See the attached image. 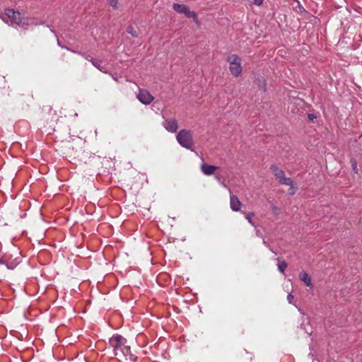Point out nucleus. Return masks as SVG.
<instances>
[{
    "mask_svg": "<svg viewBox=\"0 0 362 362\" xmlns=\"http://www.w3.org/2000/svg\"><path fill=\"white\" fill-rule=\"evenodd\" d=\"M176 139L182 147L192 151L194 141L192 132L190 130L181 129L176 135Z\"/></svg>",
    "mask_w": 362,
    "mask_h": 362,
    "instance_id": "f03ea898",
    "label": "nucleus"
},
{
    "mask_svg": "<svg viewBox=\"0 0 362 362\" xmlns=\"http://www.w3.org/2000/svg\"><path fill=\"white\" fill-rule=\"evenodd\" d=\"M308 117H309L310 119H313V115H308Z\"/></svg>",
    "mask_w": 362,
    "mask_h": 362,
    "instance_id": "4be33fe9",
    "label": "nucleus"
},
{
    "mask_svg": "<svg viewBox=\"0 0 362 362\" xmlns=\"http://www.w3.org/2000/svg\"><path fill=\"white\" fill-rule=\"evenodd\" d=\"M290 186H291V187H290V189L288 190V192H289L290 194L293 195L296 192V189L293 187V183L292 184V185H290Z\"/></svg>",
    "mask_w": 362,
    "mask_h": 362,
    "instance_id": "a211bd4d",
    "label": "nucleus"
},
{
    "mask_svg": "<svg viewBox=\"0 0 362 362\" xmlns=\"http://www.w3.org/2000/svg\"><path fill=\"white\" fill-rule=\"evenodd\" d=\"M244 215L247 221L252 226H255V223L252 221V217L255 216V214L253 212H242Z\"/></svg>",
    "mask_w": 362,
    "mask_h": 362,
    "instance_id": "ddd939ff",
    "label": "nucleus"
},
{
    "mask_svg": "<svg viewBox=\"0 0 362 362\" xmlns=\"http://www.w3.org/2000/svg\"><path fill=\"white\" fill-rule=\"evenodd\" d=\"M136 98L144 105H149L154 100V97L147 90L141 88Z\"/></svg>",
    "mask_w": 362,
    "mask_h": 362,
    "instance_id": "0eeeda50",
    "label": "nucleus"
},
{
    "mask_svg": "<svg viewBox=\"0 0 362 362\" xmlns=\"http://www.w3.org/2000/svg\"><path fill=\"white\" fill-rule=\"evenodd\" d=\"M264 0H254V4L257 6H260L262 4Z\"/></svg>",
    "mask_w": 362,
    "mask_h": 362,
    "instance_id": "6ab92c4d",
    "label": "nucleus"
},
{
    "mask_svg": "<svg viewBox=\"0 0 362 362\" xmlns=\"http://www.w3.org/2000/svg\"><path fill=\"white\" fill-rule=\"evenodd\" d=\"M270 169L276 178L279 180L280 184L292 185L293 180L290 177H286L284 176V172L281 169L279 168L276 165H272Z\"/></svg>",
    "mask_w": 362,
    "mask_h": 362,
    "instance_id": "423d86ee",
    "label": "nucleus"
},
{
    "mask_svg": "<svg viewBox=\"0 0 362 362\" xmlns=\"http://www.w3.org/2000/svg\"><path fill=\"white\" fill-rule=\"evenodd\" d=\"M242 203L236 195H230V207L233 211H240Z\"/></svg>",
    "mask_w": 362,
    "mask_h": 362,
    "instance_id": "1a4fd4ad",
    "label": "nucleus"
},
{
    "mask_svg": "<svg viewBox=\"0 0 362 362\" xmlns=\"http://www.w3.org/2000/svg\"><path fill=\"white\" fill-rule=\"evenodd\" d=\"M82 56H83V57H84V58H85L86 60L89 61V62H90V59H93V57H91L90 56H89V55H85L84 54H82Z\"/></svg>",
    "mask_w": 362,
    "mask_h": 362,
    "instance_id": "aec40b11",
    "label": "nucleus"
},
{
    "mask_svg": "<svg viewBox=\"0 0 362 362\" xmlns=\"http://www.w3.org/2000/svg\"><path fill=\"white\" fill-rule=\"evenodd\" d=\"M299 278L307 286H312L311 279L306 272L300 273Z\"/></svg>",
    "mask_w": 362,
    "mask_h": 362,
    "instance_id": "f8f14e48",
    "label": "nucleus"
},
{
    "mask_svg": "<svg viewBox=\"0 0 362 362\" xmlns=\"http://www.w3.org/2000/svg\"><path fill=\"white\" fill-rule=\"evenodd\" d=\"M108 4L113 8H117V0H107Z\"/></svg>",
    "mask_w": 362,
    "mask_h": 362,
    "instance_id": "dca6fc26",
    "label": "nucleus"
},
{
    "mask_svg": "<svg viewBox=\"0 0 362 362\" xmlns=\"http://www.w3.org/2000/svg\"><path fill=\"white\" fill-rule=\"evenodd\" d=\"M126 339L121 335L113 336L110 339V344L113 348L115 355H118L119 353L123 354L128 351V347L125 346Z\"/></svg>",
    "mask_w": 362,
    "mask_h": 362,
    "instance_id": "7ed1b4c3",
    "label": "nucleus"
},
{
    "mask_svg": "<svg viewBox=\"0 0 362 362\" xmlns=\"http://www.w3.org/2000/svg\"><path fill=\"white\" fill-rule=\"evenodd\" d=\"M287 267L288 264L285 261H281L278 264V269L282 274H284L285 269Z\"/></svg>",
    "mask_w": 362,
    "mask_h": 362,
    "instance_id": "4468645a",
    "label": "nucleus"
},
{
    "mask_svg": "<svg viewBox=\"0 0 362 362\" xmlns=\"http://www.w3.org/2000/svg\"><path fill=\"white\" fill-rule=\"evenodd\" d=\"M218 169V167L209 165L206 163H203L201 165V170L202 173L206 175H211L214 174L215 171Z\"/></svg>",
    "mask_w": 362,
    "mask_h": 362,
    "instance_id": "9d476101",
    "label": "nucleus"
},
{
    "mask_svg": "<svg viewBox=\"0 0 362 362\" xmlns=\"http://www.w3.org/2000/svg\"><path fill=\"white\" fill-rule=\"evenodd\" d=\"M173 8L177 13H183L186 16V17L193 18L196 23L198 22L197 13L194 11H190L188 6L186 5L173 4Z\"/></svg>",
    "mask_w": 362,
    "mask_h": 362,
    "instance_id": "39448f33",
    "label": "nucleus"
},
{
    "mask_svg": "<svg viewBox=\"0 0 362 362\" xmlns=\"http://www.w3.org/2000/svg\"><path fill=\"white\" fill-rule=\"evenodd\" d=\"M4 260L1 258H0V264H4Z\"/></svg>",
    "mask_w": 362,
    "mask_h": 362,
    "instance_id": "5701e85b",
    "label": "nucleus"
},
{
    "mask_svg": "<svg viewBox=\"0 0 362 362\" xmlns=\"http://www.w3.org/2000/svg\"><path fill=\"white\" fill-rule=\"evenodd\" d=\"M293 299H294V296L292 294L289 293L287 296V300L289 302V303H293Z\"/></svg>",
    "mask_w": 362,
    "mask_h": 362,
    "instance_id": "f3484780",
    "label": "nucleus"
},
{
    "mask_svg": "<svg viewBox=\"0 0 362 362\" xmlns=\"http://www.w3.org/2000/svg\"><path fill=\"white\" fill-rule=\"evenodd\" d=\"M227 62L229 63V70L231 74L235 77H238L242 74L241 59L237 54H231L228 57Z\"/></svg>",
    "mask_w": 362,
    "mask_h": 362,
    "instance_id": "20e7f679",
    "label": "nucleus"
},
{
    "mask_svg": "<svg viewBox=\"0 0 362 362\" xmlns=\"http://www.w3.org/2000/svg\"><path fill=\"white\" fill-rule=\"evenodd\" d=\"M163 125L168 132L171 133L175 132L178 129L177 121L175 118L165 119Z\"/></svg>",
    "mask_w": 362,
    "mask_h": 362,
    "instance_id": "6e6552de",
    "label": "nucleus"
},
{
    "mask_svg": "<svg viewBox=\"0 0 362 362\" xmlns=\"http://www.w3.org/2000/svg\"><path fill=\"white\" fill-rule=\"evenodd\" d=\"M90 62L92 63V64L97 68L98 70H100L102 72L106 73L107 69L105 65H103V62L101 60H98L96 59H90Z\"/></svg>",
    "mask_w": 362,
    "mask_h": 362,
    "instance_id": "9b49d317",
    "label": "nucleus"
},
{
    "mask_svg": "<svg viewBox=\"0 0 362 362\" xmlns=\"http://www.w3.org/2000/svg\"><path fill=\"white\" fill-rule=\"evenodd\" d=\"M0 18L6 23L10 21L11 25H16L22 28L30 25H37L33 18L22 17L21 13L11 8H7L4 11V13H0Z\"/></svg>",
    "mask_w": 362,
    "mask_h": 362,
    "instance_id": "f257e3e1",
    "label": "nucleus"
},
{
    "mask_svg": "<svg viewBox=\"0 0 362 362\" xmlns=\"http://www.w3.org/2000/svg\"><path fill=\"white\" fill-rule=\"evenodd\" d=\"M127 32L128 33L131 34L133 37H137V35H138L137 32L135 30L134 27L132 25H129L127 27Z\"/></svg>",
    "mask_w": 362,
    "mask_h": 362,
    "instance_id": "2eb2a0df",
    "label": "nucleus"
},
{
    "mask_svg": "<svg viewBox=\"0 0 362 362\" xmlns=\"http://www.w3.org/2000/svg\"><path fill=\"white\" fill-rule=\"evenodd\" d=\"M216 180H217L221 181V177H220V176L216 175Z\"/></svg>",
    "mask_w": 362,
    "mask_h": 362,
    "instance_id": "412c9836",
    "label": "nucleus"
}]
</instances>
